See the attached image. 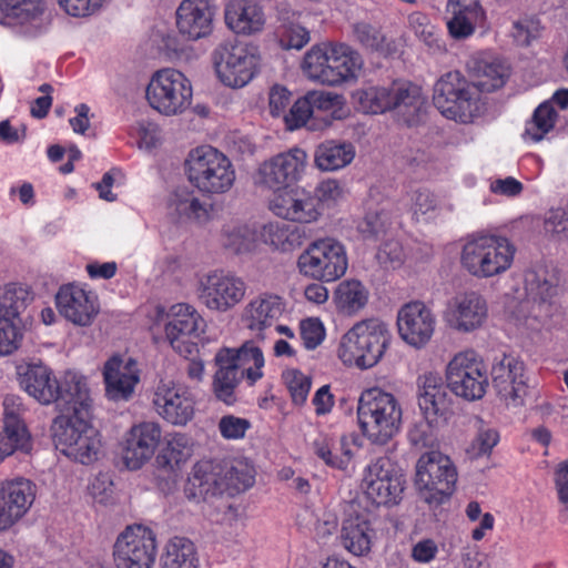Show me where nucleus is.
Returning a JSON list of instances; mask_svg holds the SVG:
<instances>
[{
  "instance_id": "54",
  "label": "nucleus",
  "mask_w": 568,
  "mask_h": 568,
  "mask_svg": "<svg viewBox=\"0 0 568 568\" xmlns=\"http://www.w3.org/2000/svg\"><path fill=\"white\" fill-rule=\"evenodd\" d=\"M30 448V435L23 422H6L0 432V463L17 450Z\"/></svg>"
},
{
  "instance_id": "18",
  "label": "nucleus",
  "mask_w": 568,
  "mask_h": 568,
  "mask_svg": "<svg viewBox=\"0 0 568 568\" xmlns=\"http://www.w3.org/2000/svg\"><path fill=\"white\" fill-rule=\"evenodd\" d=\"M0 23L24 38H37L49 30L51 13L44 0H0Z\"/></svg>"
},
{
  "instance_id": "20",
  "label": "nucleus",
  "mask_w": 568,
  "mask_h": 568,
  "mask_svg": "<svg viewBox=\"0 0 568 568\" xmlns=\"http://www.w3.org/2000/svg\"><path fill=\"white\" fill-rule=\"evenodd\" d=\"M396 327L399 338L415 349L425 348L433 339L437 317L433 307L423 301H410L397 311Z\"/></svg>"
},
{
  "instance_id": "21",
  "label": "nucleus",
  "mask_w": 568,
  "mask_h": 568,
  "mask_svg": "<svg viewBox=\"0 0 568 568\" xmlns=\"http://www.w3.org/2000/svg\"><path fill=\"white\" fill-rule=\"evenodd\" d=\"M54 304L67 322L79 327L91 326L100 313L98 294L77 282L62 284L54 295Z\"/></svg>"
},
{
  "instance_id": "34",
  "label": "nucleus",
  "mask_w": 568,
  "mask_h": 568,
  "mask_svg": "<svg viewBox=\"0 0 568 568\" xmlns=\"http://www.w3.org/2000/svg\"><path fill=\"white\" fill-rule=\"evenodd\" d=\"M466 67L474 80V87L480 91H495L501 88L509 77V69L506 63L489 51L471 54Z\"/></svg>"
},
{
  "instance_id": "30",
  "label": "nucleus",
  "mask_w": 568,
  "mask_h": 568,
  "mask_svg": "<svg viewBox=\"0 0 568 568\" xmlns=\"http://www.w3.org/2000/svg\"><path fill=\"white\" fill-rule=\"evenodd\" d=\"M102 376L108 399L128 400L140 381V369L131 356L113 355L104 363Z\"/></svg>"
},
{
  "instance_id": "51",
  "label": "nucleus",
  "mask_w": 568,
  "mask_h": 568,
  "mask_svg": "<svg viewBox=\"0 0 568 568\" xmlns=\"http://www.w3.org/2000/svg\"><path fill=\"white\" fill-rule=\"evenodd\" d=\"M558 120V110L549 102H542L526 123L524 139L527 142L538 143L555 128Z\"/></svg>"
},
{
  "instance_id": "4",
  "label": "nucleus",
  "mask_w": 568,
  "mask_h": 568,
  "mask_svg": "<svg viewBox=\"0 0 568 568\" xmlns=\"http://www.w3.org/2000/svg\"><path fill=\"white\" fill-rule=\"evenodd\" d=\"M356 109L365 114L395 111L406 124L417 122L425 106L422 89L408 81H394L388 85L366 84L352 93Z\"/></svg>"
},
{
  "instance_id": "50",
  "label": "nucleus",
  "mask_w": 568,
  "mask_h": 568,
  "mask_svg": "<svg viewBox=\"0 0 568 568\" xmlns=\"http://www.w3.org/2000/svg\"><path fill=\"white\" fill-rule=\"evenodd\" d=\"M313 112L325 114L324 126H329L334 120H343L348 114L345 98L342 94L328 91H310Z\"/></svg>"
},
{
  "instance_id": "7",
  "label": "nucleus",
  "mask_w": 568,
  "mask_h": 568,
  "mask_svg": "<svg viewBox=\"0 0 568 568\" xmlns=\"http://www.w3.org/2000/svg\"><path fill=\"white\" fill-rule=\"evenodd\" d=\"M145 101L165 118L185 114L193 103V84L181 70L166 67L154 71L145 87Z\"/></svg>"
},
{
  "instance_id": "63",
  "label": "nucleus",
  "mask_w": 568,
  "mask_h": 568,
  "mask_svg": "<svg viewBox=\"0 0 568 568\" xmlns=\"http://www.w3.org/2000/svg\"><path fill=\"white\" fill-rule=\"evenodd\" d=\"M293 221L301 224L315 223L322 216V210L313 194L303 187L294 212Z\"/></svg>"
},
{
  "instance_id": "19",
  "label": "nucleus",
  "mask_w": 568,
  "mask_h": 568,
  "mask_svg": "<svg viewBox=\"0 0 568 568\" xmlns=\"http://www.w3.org/2000/svg\"><path fill=\"white\" fill-rule=\"evenodd\" d=\"M155 557V536L151 529L142 525L126 527L113 546L116 568H152Z\"/></svg>"
},
{
  "instance_id": "35",
  "label": "nucleus",
  "mask_w": 568,
  "mask_h": 568,
  "mask_svg": "<svg viewBox=\"0 0 568 568\" xmlns=\"http://www.w3.org/2000/svg\"><path fill=\"white\" fill-rule=\"evenodd\" d=\"M229 488L223 469L204 462L196 464L184 487L185 497L196 504L222 494Z\"/></svg>"
},
{
  "instance_id": "56",
  "label": "nucleus",
  "mask_w": 568,
  "mask_h": 568,
  "mask_svg": "<svg viewBox=\"0 0 568 568\" xmlns=\"http://www.w3.org/2000/svg\"><path fill=\"white\" fill-rule=\"evenodd\" d=\"M277 38L283 49L301 50L310 40V31L296 20H284L277 28Z\"/></svg>"
},
{
  "instance_id": "5",
  "label": "nucleus",
  "mask_w": 568,
  "mask_h": 568,
  "mask_svg": "<svg viewBox=\"0 0 568 568\" xmlns=\"http://www.w3.org/2000/svg\"><path fill=\"white\" fill-rule=\"evenodd\" d=\"M516 247L506 236L493 233H473L460 246L462 268L478 280L500 276L514 264Z\"/></svg>"
},
{
  "instance_id": "6",
  "label": "nucleus",
  "mask_w": 568,
  "mask_h": 568,
  "mask_svg": "<svg viewBox=\"0 0 568 568\" xmlns=\"http://www.w3.org/2000/svg\"><path fill=\"white\" fill-rule=\"evenodd\" d=\"M189 183L203 196L229 193L236 181V171L231 159L212 145L192 149L184 161Z\"/></svg>"
},
{
  "instance_id": "14",
  "label": "nucleus",
  "mask_w": 568,
  "mask_h": 568,
  "mask_svg": "<svg viewBox=\"0 0 568 568\" xmlns=\"http://www.w3.org/2000/svg\"><path fill=\"white\" fill-rule=\"evenodd\" d=\"M445 381L455 396L468 402L478 400L488 387L486 365L474 349L459 351L445 367Z\"/></svg>"
},
{
  "instance_id": "60",
  "label": "nucleus",
  "mask_w": 568,
  "mask_h": 568,
  "mask_svg": "<svg viewBox=\"0 0 568 568\" xmlns=\"http://www.w3.org/2000/svg\"><path fill=\"white\" fill-rule=\"evenodd\" d=\"M499 442V433L497 429L488 426H480L475 438L467 448V454L471 458L489 456L494 447Z\"/></svg>"
},
{
  "instance_id": "42",
  "label": "nucleus",
  "mask_w": 568,
  "mask_h": 568,
  "mask_svg": "<svg viewBox=\"0 0 568 568\" xmlns=\"http://www.w3.org/2000/svg\"><path fill=\"white\" fill-rule=\"evenodd\" d=\"M230 354L229 348H222L216 353L217 371L212 385L216 398L226 405H232L235 402V389L243 378L235 364L230 359Z\"/></svg>"
},
{
  "instance_id": "45",
  "label": "nucleus",
  "mask_w": 568,
  "mask_h": 568,
  "mask_svg": "<svg viewBox=\"0 0 568 568\" xmlns=\"http://www.w3.org/2000/svg\"><path fill=\"white\" fill-rule=\"evenodd\" d=\"M221 241L235 254H248L257 250L260 237L254 224L231 222L224 225Z\"/></svg>"
},
{
  "instance_id": "55",
  "label": "nucleus",
  "mask_w": 568,
  "mask_h": 568,
  "mask_svg": "<svg viewBox=\"0 0 568 568\" xmlns=\"http://www.w3.org/2000/svg\"><path fill=\"white\" fill-rule=\"evenodd\" d=\"M302 191L303 187L293 186L274 191L268 209L274 215L292 222Z\"/></svg>"
},
{
  "instance_id": "36",
  "label": "nucleus",
  "mask_w": 568,
  "mask_h": 568,
  "mask_svg": "<svg viewBox=\"0 0 568 568\" xmlns=\"http://www.w3.org/2000/svg\"><path fill=\"white\" fill-rule=\"evenodd\" d=\"M224 21L233 33L253 36L263 31L266 18L258 0H227Z\"/></svg>"
},
{
  "instance_id": "64",
  "label": "nucleus",
  "mask_w": 568,
  "mask_h": 568,
  "mask_svg": "<svg viewBox=\"0 0 568 568\" xmlns=\"http://www.w3.org/2000/svg\"><path fill=\"white\" fill-rule=\"evenodd\" d=\"M353 38L362 47L371 50L378 51L384 43V36L381 30L365 21H359L353 24Z\"/></svg>"
},
{
  "instance_id": "58",
  "label": "nucleus",
  "mask_w": 568,
  "mask_h": 568,
  "mask_svg": "<svg viewBox=\"0 0 568 568\" xmlns=\"http://www.w3.org/2000/svg\"><path fill=\"white\" fill-rule=\"evenodd\" d=\"M313 196L323 211L324 207H332L342 202L346 197V191L338 180L328 178L317 183Z\"/></svg>"
},
{
  "instance_id": "57",
  "label": "nucleus",
  "mask_w": 568,
  "mask_h": 568,
  "mask_svg": "<svg viewBox=\"0 0 568 568\" xmlns=\"http://www.w3.org/2000/svg\"><path fill=\"white\" fill-rule=\"evenodd\" d=\"M22 339V322L0 317V356L14 353L21 346Z\"/></svg>"
},
{
  "instance_id": "59",
  "label": "nucleus",
  "mask_w": 568,
  "mask_h": 568,
  "mask_svg": "<svg viewBox=\"0 0 568 568\" xmlns=\"http://www.w3.org/2000/svg\"><path fill=\"white\" fill-rule=\"evenodd\" d=\"M390 226V215L385 210L369 211L357 224V230L365 239L378 237Z\"/></svg>"
},
{
  "instance_id": "13",
  "label": "nucleus",
  "mask_w": 568,
  "mask_h": 568,
  "mask_svg": "<svg viewBox=\"0 0 568 568\" xmlns=\"http://www.w3.org/2000/svg\"><path fill=\"white\" fill-rule=\"evenodd\" d=\"M458 478L449 456L430 449L419 456L415 466V486L427 503H442L449 497Z\"/></svg>"
},
{
  "instance_id": "39",
  "label": "nucleus",
  "mask_w": 568,
  "mask_h": 568,
  "mask_svg": "<svg viewBox=\"0 0 568 568\" xmlns=\"http://www.w3.org/2000/svg\"><path fill=\"white\" fill-rule=\"evenodd\" d=\"M59 399L72 407V415L90 416L93 399L89 378L78 371H67L59 381Z\"/></svg>"
},
{
  "instance_id": "3",
  "label": "nucleus",
  "mask_w": 568,
  "mask_h": 568,
  "mask_svg": "<svg viewBox=\"0 0 568 568\" xmlns=\"http://www.w3.org/2000/svg\"><path fill=\"white\" fill-rule=\"evenodd\" d=\"M392 344V332L377 317L354 323L339 338L336 357L347 368L368 371L385 357Z\"/></svg>"
},
{
  "instance_id": "43",
  "label": "nucleus",
  "mask_w": 568,
  "mask_h": 568,
  "mask_svg": "<svg viewBox=\"0 0 568 568\" xmlns=\"http://www.w3.org/2000/svg\"><path fill=\"white\" fill-rule=\"evenodd\" d=\"M231 361L246 383L252 386L264 376L265 358L262 349L253 341L239 348H229Z\"/></svg>"
},
{
  "instance_id": "41",
  "label": "nucleus",
  "mask_w": 568,
  "mask_h": 568,
  "mask_svg": "<svg viewBox=\"0 0 568 568\" xmlns=\"http://www.w3.org/2000/svg\"><path fill=\"white\" fill-rule=\"evenodd\" d=\"M355 156L352 142L326 140L314 150V165L322 172H335L348 166Z\"/></svg>"
},
{
  "instance_id": "24",
  "label": "nucleus",
  "mask_w": 568,
  "mask_h": 568,
  "mask_svg": "<svg viewBox=\"0 0 568 568\" xmlns=\"http://www.w3.org/2000/svg\"><path fill=\"white\" fill-rule=\"evenodd\" d=\"M488 320V304L478 292H464L452 297L443 311L446 326L460 334L481 329Z\"/></svg>"
},
{
  "instance_id": "48",
  "label": "nucleus",
  "mask_w": 568,
  "mask_h": 568,
  "mask_svg": "<svg viewBox=\"0 0 568 568\" xmlns=\"http://www.w3.org/2000/svg\"><path fill=\"white\" fill-rule=\"evenodd\" d=\"M410 210L417 222H436L452 211L428 190H416L410 194Z\"/></svg>"
},
{
  "instance_id": "25",
  "label": "nucleus",
  "mask_w": 568,
  "mask_h": 568,
  "mask_svg": "<svg viewBox=\"0 0 568 568\" xmlns=\"http://www.w3.org/2000/svg\"><path fill=\"white\" fill-rule=\"evenodd\" d=\"M491 378L497 396L506 407L524 406L528 385L523 361L510 354L496 358L491 367Z\"/></svg>"
},
{
  "instance_id": "52",
  "label": "nucleus",
  "mask_w": 568,
  "mask_h": 568,
  "mask_svg": "<svg viewBox=\"0 0 568 568\" xmlns=\"http://www.w3.org/2000/svg\"><path fill=\"white\" fill-rule=\"evenodd\" d=\"M258 237L265 244L281 252H291L300 244L297 230L282 222L264 224Z\"/></svg>"
},
{
  "instance_id": "8",
  "label": "nucleus",
  "mask_w": 568,
  "mask_h": 568,
  "mask_svg": "<svg viewBox=\"0 0 568 568\" xmlns=\"http://www.w3.org/2000/svg\"><path fill=\"white\" fill-rule=\"evenodd\" d=\"M89 419L85 415L59 416L52 425L55 448L82 465L93 464L102 453L101 435Z\"/></svg>"
},
{
  "instance_id": "32",
  "label": "nucleus",
  "mask_w": 568,
  "mask_h": 568,
  "mask_svg": "<svg viewBox=\"0 0 568 568\" xmlns=\"http://www.w3.org/2000/svg\"><path fill=\"white\" fill-rule=\"evenodd\" d=\"M446 10L447 29L456 40L467 39L487 26V11L479 0H448Z\"/></svg>"
},
{
  "instance_id": "37",
  "label": "nucleus",
  "mask_w": 568,
  "mask_h": 568,
  "mask_svg": "<svg viewBox=\"0 0 568 568\" xmlns=\"http://www.w3.org/2000/svg\"><path fill=\"white\" fill-rule=\"evenodd\" d=\"M376 539L375 523L368 515L358 514L343 520L341 542L349 554L357 557L368 555Z\"/></svg>"
},
{
  "instance_id": "17",
  "label": "nucleus",
  "mask_w": 568,
  "mask_h": 568,
  "mask_svg": "<svg viewBox=\"0 0 568 568\" xmlns=\"http://www.w3.org/2000/svg\"><path fill=\"white\" fill-rule=\"evenodd\" d=\"M404 484L399 468L388 457H378L364 468L361 488L373 504L390 506L402 499Z\"/></svg>"
},
{
  "instance_id": "49",
  "label": "nucleus",
  "mask_w": 568,
  "mask_h": 568,
  "mask_svg": "<svg viewBox=\"0 0 568 568\" xmlns=\"http://www.w3.org/2000/svg\"><path fill=\"white\" fill-rule=\"evenodd\" d=\"M368 296V290L357 280L342 281L334 291L337 308L347 314H355L364 308Z\"/></svg>"
},
{
  "instance_id": "16",
  "label": "nucleus",
  "mask_w": 568,
  "mask_h": 568,
  "mask_svg": "<svg viewBox=\"0 0 568 568\" xmlns=\"http://www.w3.org/2000/svg\"><path fill=\"white\" fill-rule=\"evenodd\" d=\"M307 168V152L294 146L262 161L253 172L252 180L256 186L274 192L301 182Z\"/></svg>"
},
{
  "instance_id": "33",
  "label": "nucleus",
  "mask_w": 568,
  "mask_h": 568,
  "mask_svg": "<svg viewBox=\"0 0 568 568\" xmlns=\"http://www.w3.org/2000/svg\"><path fill=\"white\" fill-rule=\"evenodd\" d=\"M331 88L358 80L364 67L362 55L352 45L339 41H326Z\"/></svg>"
},
{
  "instance_id": "61",
  "label": "nucleus",
  "mask_w": 568,
  "mask_h": 568,
  "mask_svg": "<svg viewBox=\"0 0 568 568\" xmlns=\"http://www.w3.org/2000/svg\"><path fill=\"white\" fill-rule=\"evenodd\" d=\"M313 115L312 102L306 93L292 104L290 111L284 115V122L288 130L294 131L307 125Z\"/></svg>"
},
{
  "instance_id": "9",
  "label": "nucleus",
  "mask_w": 568,
  "mask_h": 568,
  "mask_svg": "<svg viewBox=\"0 0 568 568\" xmlns=\"http://www.w3.org/2000/svg\"><path fill=\"white\" fill-rule=\"evenodd\" d=\"M298 273L321 283H333L343 277L348 268L345 245L331 236L311 242L296 261Z\"/></svg>"
},
{
  "instance_id": "28",
  "label": "nucleus",
  "mask_w": 568,
  "mask_h": 568,
  "mask_svg": "<svg viewBox=\"0 0 568 568\" xmlns=\"http://www.w3.org/2000/svg\"><path fill=\"white\" fill-rule=\"evenodd\" d=\"M21 389L42 405L59 400V379L41 361H20L16 365Z\"/></svg>"
},
{
  "instance_id": "44",
  "label": "nucleus",
  "mask_w": 568,
  "mask_h": 568,
  "mask_svg": "<svg viewBox=\"0 0 568 568\" xmlns=\"http://www.w3.org/2000/svg\"><path fill=\"white\" fill-rule=\"evenodd\" d=\"M170 214L179 221L194 222L196 224H205L211 212L205 203L189 191H176L169 200Z\"/></svg>"
},
{
  "instance_id": "53",
  "label": "nucleus",
  "mask_w": 568,
  "mask_h": 568,
  "mask_svg": "<svg viewBox=\"0 0 568 568\" xmlns=\"http://www.w3.org/2000/svg\"><path fill=\"white\" fill-rule=\"evenodd\" d=\"M30 293L18 283L0 286V317L21 321L20 313L26 308Z\"/></svg>"
},
{
  "instance_id": "22",
  "label": "nucleus",
  "mask_w": 568,
  "mask_h": 568,
  "mask_svg": "<svg viewBox=\"0 0 568 568\" xmlns=\"http://www.w3.org/2000/svg\"><path fill=\"white\" fill-rule=\"evenodd\" d=\"M162 439V427L153 420H144L131 426L120 442V456L130 470H139L155 455Z\"/></svg>"
},
{
  "instance_id": "27",
  "label": "nucleus",
  "mask_w": 568,
  "mask_h": 568,
  "mask_svg": "<svg viewBox=\"0 0 568 568\" xmlns=\"http://www.w3.org/2000/svg\"><path fill=\"white\" fill-rule=\"evenodd\" d=\"M37 486L30 479L17 477L0 483V532L12 528L31 509Z\"/></svg>"
},
{
  "instance_id": "15",
  "label": "nucleus",
  "mask_w": 568,
  "mask_h": 568,
  "mask_svg": "<svg viewBox=\"0 0 568 568\" xmlns=\"http://www.w3.org/2000/svg\"><path fill=\"white\" fill-rule=\"evenodd\" d=\"M247 292L246 282L233 272L213 270L200 275L195 284L199 303L213 313H227L239 305Z\"/></svg>"
},
{
  "instance_id": "26",
  "label": "nucleus",
  "mask_w": 568,
  "mask_h": 568,
  "mask_svg": "<svg viewBox=\"0 0 568 568\" xmlns=\"http://www.w3.org/2000/svg\"><path fill=\"white\" fill-rule=\"evenodd\" d=\"M215 16L210 0H182L174 12L178 37L185 42L209 39L215 29Z\"/></svg>"
},
{
  "instance_id": "10",
  "label": "nucleus",
  "mask_w": 568,
  "mask_h": 568,
  "mask_svg": "<svg viewBox=\"0 0 568 568\" xmlns=\"http://www.w3.org/2000/svg\"><path fill=\"white\" fill-rule=\"evenodd\" d=\"M212 64L217 80L224 87L242 89L258 73L261 58L253 45L226 41L213 50Z\"/></svg>"
},
{
  "instance_id": "62",
  "label": "nucleus",
  "mask_w": 568,
  "mask_h": 568,
  "mask_svg": "<svg viewBox=\"0 0 568 568\" xmlns=\"http://www.w3.org/2000/svg\"><path fill=\"white\" fill-rule=\"evenodd\" d=\"M300 335L306 349L317 348L326 337V329L323 322L316 317H308L300 323Z\"/></svg>"
},
{
  "instance_id": "47",
  "label": "nucleus",
  "mask_w": 568,
  "mask_h": 568,
  "mask_svg": "<svg viewBox=\"0 0 568 568\" xmlns=\"http://www.w3.org/2000/svg\"><path fill=\"white\" fill-rule=\"evenodd\" d=\"M328 67L326 41L313 44L301 61V70L307 80L331 88Z\"/></svg>"
},
{
  "instance_id": "46",
  "label": "nucleus",
  "mask_w": 568,
  "mask_h": 568,
  "mask_svg": "<svg viewBox=\"0 0 568 568\" xmlns=\"http://www.w3.org/2000/svg\"><path fill=\"white\" fill-rule=\"evenodd\" d=\"M196 547L185 537H172L164 545L160 568H199Z\"/></svg>"
},
{
  "instance_id": "2",
  "label": "nucleus",
  "mask_w": 568,
  "mask_h": 568,
  "mask_svg": "<svg viewBox=\"0 0 568 568\" xmlns=\"http://www.w3.org/2000/svg\"><path fill=\"white\" fill-rule=\"evenodd\" d=\"M362 436L372 446H387L403 428V407L390 392L379 387L363 390L356 407Z\"/></svg>"
},
{
  "instance_id": "1",
  "label": "nucleus",
  "mask_w": 568,
  "mask_h": 568,
  "mask_svg": "<svg viewBox=\"0 0 568 568\" xmlns=\"http://www.w3.org/2000/svg\"><path fill=\"white\" fill-rule=\"evenodd\" d=\"M554 293L555 286L550 282L528 272L524 287H513L501 297L507 333L521 342L539 341L545 325L539 310Z\"/></svg>"
},
{
  "instance_id": "29",
  "label": "nucleus",
  "mask_w": 568,
  "mask_h": 568,
  "mask_svg": "<svg viewBox=\"0 0 568 568\" xmlns=\"http://www.w3.org/2000/svg\"><path fill=\"white\" fill-rule=\"evenodd\" d=\"M286 310L285 300L272 292L253 295L241 308L240 322L250 332L262 335Z\"/></svg>"
},
{
  "instance_id": "12",
  "label": "nucleus",
  "mask_w": 568,
  "mask_h": 568,
  "mask_svg": "<svg viewBox=\"0 0 568 568\" xmlns=\"http://www.w3.org/2000/svg\"><path fill=\"white\" fill-rule=\"evenodd\" d=\"M154 324L165 322L164 332L170 345L181 355H191L195 339L204 332L205 322L199 311L189 303H176L168 311L161 305L150 310Z\"/></svg>"
},
{
  "instance_id": "31",
  "label": "nucleus",
  "mask_w": 568,
  "mask_h": 568,
  "mask_svg": "<svg viewBox=\"0 0 568 568\" xmlns=\"http://www.w3.org/2000/svg\"><path fill=\"white\" fill-rule=\"evenodd\" d=\"M442 376L436 372L424 373L418 378V406L424 419L444 424L449 413V397Z\"/></svg>"
},
{
  "instance_id": "38",
  "label": "nucleus",
  "mask_w": 568,
  "mask_h": 568,
  "mask_svg": "<svg viewBox=\"0 0 568 568\" xmlns=\"http://www.w3.org/2000/svg\"><path fill=\"white\" fill-rule=\"evenodd\" d=\"M156 455L158 466L166 471L176 473L190 460L194 452L193 438L181 432H171L161 439Z\"/></svg>"
},
{
  "instance_id": "23",
  "label": "nucleus",
  "mask_w": 568,
  "mask_h": 568,
  "mask_svg": "<svg viewBox=\"0 0 568 568\" xmlns=\"http://www.w3.org/2000/svg\"><path fill=\"white\" fill-rule=\"evenodd\" d=\"M153 405L156 414L166 423L185 426L195 415L196 398L185 384L161 381L154 392Z\"/></svg>"
},
{
  "instance_id": "40",
  "label": "nucleus",
  "mask_w": 568,
  "mask_h": 568,
  "mask_svg": "<svg viewBox=\"0 0 568 568\" xmlns=\"http://www.w3.org/2000/svg\"><path fill=\"white\" fill-rule=\"evenodd\" d=\"M310 448L326 466L344 473L353 470L354 452L352 440L347 436L341 438L338 450H334L333 437L320 432L310 442Z\"/></svg>"
},
{
  "instance_id": "11",
  "label": "nucleus",
  "mask_w": 568,
  "mask_h": 568,
  "mask_svg": "<svg viewBox=\"0 0 568 568\" xmlns=\"http://www.w3.org/2000/svg\"><path fill=\"white\" fill-rule=\"evenodd\" d=\"M433 99L445 118L460 123L473 122L481 108L477 90L459 71H449L438 79Z\"/></svg>"
}]
</instances>
